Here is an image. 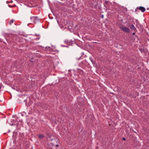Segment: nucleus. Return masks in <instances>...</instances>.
<instances>
[{"instance_id": "nucleus-1", "label": "nucleus", "mask_w": 149, "mask_h": 149, "mask_svg": "<svg viewBox=\"0 0 149 149\" xmlns=\"http://www.w3.org/2000/svg\"><path fill=\"white\" fill-rule=\"evenodd\" d=\"M31 19L32 22L33 23H36L39 22L38 19L36 17H31Z\"/></svg>"}, {"instance_id": "nucleus-2", "label": "nucleus", "mask_w": 149, "mask_h": 149, "mask_svg": "<svg viewBox=\"0 0 149 149\" xmlns=\"http://www.w3.org/2000/svg\"><path fill=\"white\" fill-rule=\"evenodd\" d=\"M54 141L56 143H51V144L52 146H56L57 147H58V143L59 142V140L57 139H54Z\"/></svg>"}, {"instance_id": "nucleus-3", "label": "nucleus", "mask_w": 149, "mask_h": 149, "mask_svg": "<svg viewBox=\"0 0 149 149\" xmlns=\"http://www.w3.org/2000/svg\"><path fill=\"white\" fill-rule=\"evenodd\" d=\"M120 28L122 31L126 33H128L130 31L129 29L127 27H121Z\"/></svg>"}, {"instance_id": "nucleus-4", "label": "nucleus", "mask_w": 149, "mask_h": 149, "mask_svg": "<svg viewBox=\"0 0 149 149\" xmlns=\"http://www.w3.org/2000/svg\"><path fill=\"white\" fill-rule=\"evenodd\" d=\"M16 130V132L15 131L14 132L13 136V138H14L15 140L18 137V132H17V130Z\"/></svg>"}, {"instance_id": "nucleus-5", "label": "nucleus", "mask_w": 149, "mask_h": 149, "mask_svg": "<svg viewBox=\"0 0 149 149\" xmlns=\"http://www.w3.org/2000/svg\"><path fill=\"white\" fill-rule=\"evenodd\" d=\"M139 8L143 12H144L146 10L145 8L142 6L140 7Z\"/></svg>"}, {"instance_id": "nucleus-6", "label": "nucleus", "mask_w": 149, "mask_h": 149, "mask_svg": "<svg viewBox=\"0 0 149 149\" xmlns=\"http://www.w3.org/2000/svg\"><path fill=\"white\" fill-rule=\"evenodd\" d=\"M13 88L14 89L16 90L17 91H18L19 90V88L17 87L16 85H15V86H14Z\"/></svg>"}, {"instance_id": "nucleus-7", "label": "nucleus", "mask_w": 149, "mask_h": 149, "mask_svg": "<svg viewBox=\"0 0 149 149\" xmlns=\"http://www.w3.org/2000/svg\"><path fill=\"white\" fill-rule=\"evenodd\" d=\"M130 28L132 30H135L136 29L135 27H134V25H131L130 26Z\"/></svg>"}, {"instance_id": "nucleus-8", "label": "nucleus", "mask_w": 149, "mask_h": 149, "mask_svg": "<svg viewBox=\"0 0 149 149\" xmlns=\"http://www.w3.org/2000/svg\"><path fill=\"white\" fill-rule=\"evenodd\" d=\"M108 2L107 1H105V4H104V6H106V9H108L109 10L110 9H109V8H107V4H108Z\"/></svg>"}, {"instance_id": "nucleus-9", "label": "nucleus", "mask_w": 149, "mask_h": 149, "mask_svg": "<svg viewBox=\"0 0 149 149\" xmlns=\"http://www.w3.org/2000/svg\"><path fill=\"white\" fill-rule=\"evenodd\" d=\"M15 21L13 19H12L9 22V24L10 25H11V24L13 23Z\"/></svg>"}, {"instance_id": "nucleus-10", "label": "nucleus", "mask_w": 149, "mask_h": 149, "mask_svg": "<svg viewBox=\"0 0 149 149\" xmlns=\"http://www.w3.org/2000/svg\"><path fill=\"white\" fill-rule=\"evenodd\" d=\"M39 137L40 139H42L44 135L42 134L40 135Z\"/></svg>"}, {"instance_id": "nucleus-11", "label": "nucleus", "mask_w": 149, "mask_h": 149, "mask_svg": "<svg viewBox=\"0 0 149 149\" xmlns=\"http://www.w3.org/2000/svg\"><path fill=\"white\" fill-rule=\"evenodd\" d=\"M15 149H19L18 147V146H16V148H15Z\"/></svg>"}, {"instance_id": "nucleus-12", "label": "nucleus", "mask_w": 149, "mask_h": 149, "mask_svg": "<svg viewBox=\"0 0 149 149\" xmlns=\"http://www.w3.org/2000/svg\"><path fill=\"white\" fill-rule=\"evenodd\" d=\"M7 122L8 123H10L9 122H10V120L9 119H8Z\"/></svg>"}, {"instance_id": "nucleus-13", "label": "nucleus", "mask_w": 149, "mask_h": 149, "mask_svg": "<svg viewBox=\"0 0 149 149\" xmlns=\"http://www.w3.org/2000/svg\"><path fill=\"white\" fill-rule=\"evenodd\" d=\"M56 143L55 142V141H54V140H53V141L52 142V143Z\"/></svg>"}, {"instance_id": "nucleus-14", "label": "nucleus", "mask_w": 149, "mask_h": 149, "mask_svg": "<svg viewBox=\"0 0 149 149\" xmlns=\"http://www.w3.org/2000/svg\"><path fill=\"white\" fill-rule=\"evenodd\" d=\"M123 140H124V141H125V138H123Z\"/></svg>"}, {"instance_id": "nucleus-15", "label": "nucleus", "mask_w": 149, "mask_h": 149, "mask_svg": "<svg viewBox=\"0 0 149 149\" xmlns=\"http://www.w3.org/2000/svg\"><path fill=\"white\" fill-rule=\"evenodd\" d=\"M16 125L17 126H17H18V123H16Z\"/></svg>"}, {"instance_id": "nucleus-16", "label": "nucleus", "mask_w": 149, "mask_h": 149, "mask_svg": "<svg viewBox=\"0 0 149 149\" xmlns=\"http://www.w3.org/2000/svg\"><path fill=\"white\" fill-rule=\"evenodd\" d=\"M132 34L133 35H135V33H132Z\"/></svg>"}, {"instance_id": "nucleus-17", "label": "nucleus", "mask_w": 149, "mask_h": 149, "mask_svg": "<svg viewBox=\"0 0 149 149\" xmlns=\"http://www.w3.org/2000/svg\"><path fill=\"white\" fill-rule=\"evenodd\" d=\"M102 17H103V15H102Z\"/></svg>"}]
</instances>
